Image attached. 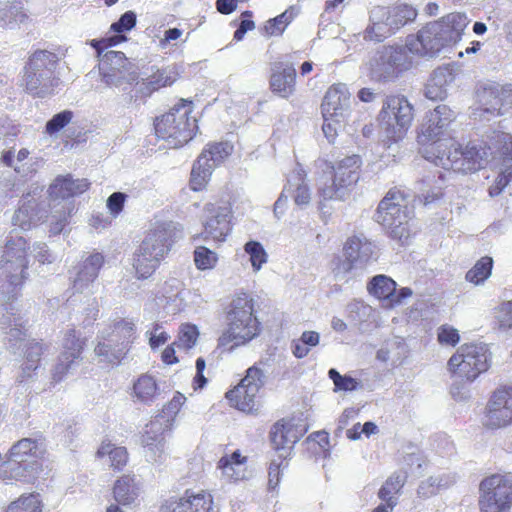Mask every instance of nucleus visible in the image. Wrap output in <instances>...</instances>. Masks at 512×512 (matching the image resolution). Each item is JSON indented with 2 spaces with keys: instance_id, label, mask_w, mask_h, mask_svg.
I'll list each match as a JSON object with an SVG mask.
<instances>
[{
  "instance_id": "f257e3e1",
  "label": "nucleus",
  "mask_w": 512,
  "mask_h": 512,
  "mask_svg": "<svg viewBox=\"0 0 512 512\" xmlns=\"http://www.w3.org/2000/svg\"><path fill=\"white\" fill-rule=\"evenodd\" d=\"M452 121V111L446 105H438L426 115L417 135L423 158L446 170L451 167V159L459 155L453 149L455 140L444 133Z\"/></svg>"
},
{
  "instance_id": "f03ea898",
  "label": "nucleus",
  "mask_w": 512,
  "mask_h": 512,
  "mask_svg": "<svg viewBox=\"0 0 512 512\" xmlns=\"http://www.w3.org/2000/svg\"><path fill=\"white\" fill-rule=\"evenodd\" d=\"M260 333V322L254 313V301L246 293L234 297L226 314V327L218 339L219 346H228L230 350L242 346L256 338Z\"/></svg>"
},
{
  "instance_id": "7ed1b4c3",
  "label": "nucleus",
  "mask_w": 512,
  "mask_h": 512,
  "mask_svg": "<svg viewBox=\"0 0 512 512\" xmlns=\"http://www.w3.org/2000/svg\"><path fill=\"white\" fill-rule=\"evenodd\" d=\"M361 165L358 155L347 156L336 165L325 162L318 178V194L321 198L319 210H323L322 201L342 199L356 185L360 178Z\"/></svg>"
},
{
  "instance_id": "20e7f679",
  "label": "nucleus",
  "mask_w": 512,
  "mask_h": 512,
  "mask_svg": "<svg viewBox=\"0 0 512 512\" xmlns=\"http://www.w3.org/2000/svg\"><path fill=\"white\" fill-rule=\"evenodd\" d=\"M192 112L193 101L181 98L168 112L154 119L155 135L174 147L188 143L198 129Z\"/></svg>"
},
{
  "instance_id": "39448f33",
  "label": "nucleus",
  "mask_w": 512,
  "mask_h": 512,
  "mask_svg": "<svg viewBox=\"0 0 512 512\" xmlns=\"http://www.w3.org/2000/svg\"><path fill=\"white\" fill-rule=\"evenodd\" d=\"M27 242L23 237H11L0 262V294L3 300L16 299L28 277Z\"/></svg>"
},
{
  "instance_id": "423d86ee",
  "label": "nucleus",
  "mask_w": 512,
  "mask_h": 512,
  "mask_svg": "<svg viewBox=\"0 0 512 512\" xmlns=\"http://www.w3.org/2000/svg\"><path fill=\"white\" fill-rule=\"evenodd\" d=\"M413 120L414 107L402 94L387 95L377 115L378 127L389 145L406 137Z\"/></svg>"
},
{
  "instance_id": "0eeeda50",
  "label": "nucleus",
  "mask_w": 512,
  "mask_h": 512,
  "mask_svg": "<svg viewBox=\"0 0 512 512\" xmlns=\"http://www.w3.org/2000/svg\"><path fill=\"white\" fill-rule=\"evenodd\" d=\"M172 246L170 226H157L145 236L134 253L133 267L138 279L149 278L159 267Z\"/></svg>"
},
{
  "instance_id": "6e6552de",
  "label": "nucleus",
  "mask_w": 512,
  "mask_h": 512,
  "mask_svg": "<svg viewBox=\"0 0 512 512\" xmlns=\"http://www.w3.org/2000/svg\"><path fill=\"white\" fill-rule=\"evenodd\" d=\"M52 54L39 50L34 52L25 66V88L35 97H44L51 93L58 85V78L54 75V67L48 66Z\"/></svg>"
},
{
  "instance_id": "1a4fd4ad",
  "label": "nucleus",
  "mask_w": 512,
  "mask_h": 512,
  "mask_svg": "<svg viewBox=\"0 0 512 512\" xmlns=\"http://www.w3.org/2000/svg\"><path fill=\"white\" fill-rule=\"evenodd\" d=\"M448 369L468 381L475 380L488 369V348L485 344L462 345L448 361Z\"/></svg>"
},
{
  "instance_id": "9d476101",
  "label": "nucleus",
  "mask_w": 512,
  "mask_h": 512,
  "mask_svg": "<svg viewBox=\"0 0 512 512\" xmlns=\"http://www.w3.org/2000/svg\"><path fill=\"white\" fill-rule=\"evenodd\" d=\"M481 512H509L512 504V475L494 474L480 483Z\"/></svg>"
},
{
  "instance_id": "9b49d317",
  "label": "nucleus",
  "mask_w": 512,
  "mask_h": 512,
  "mask_svg": "<svg viewBox=\"0 0 512 512\" xmlns=\"http://www.w3.org/2000/svg\"><path fill=\"white\" fill-rule=\"evenodd\" d=\"M265 381V372L258 365H253L247 369L241 382L226 393V398L238 410L252 412L256 409L257 396Z\"/></svg>"
},
{
  "instance_id": "f8f14e48",
  "label": "nucleus",
  "mask_w": 512,
  "mask_h": 512,
  "mask_svg": "<svg viewBox=\"0 0 512 512\" xmlns=\"http://www.w3.org/2000/svg\"><path fill=\"white\" fill-rule=\"evenodd\" d=\"M483 424L492 430L512 424V386H502L492 393L486 405Z\"/></svg>"
},
{
  "instance_id": "ddd939ff",
  "label": "nucleus",
  "mask_w": 512,
  "mask_h": 512,
  "mask_svg": "<svg viewBox=\"0 0 512 512\" xmlns=\"http://www.w3.org/2000/svg\"><path fill=\"white\" fill-rule=\"evenodd\" d=\"M179 77L180 74L176 66H153L151 73L139 82V87L135 95L130 96V101L145 103L155 92L171 87Z\"/></svg>"
},
{
  "instance_id": "4468645a",
  "label": "nucleus",
  "mask_w": 512,
  "mask_h": 512,
  "mask_svg": "<svg viewBox=\"0 0 512 512\" xmlns=\"http://www.w3.org/2000/svg\"><path fill=\"white\" fill-rule=\"evenodd\" d=\"M406 195L397 187L391 188L380 201L376 211V221L380 224H404L411 218L405 205Z\"/></svg>"
},
{
  "instance_id": "2eb2a0df",
  "label": "nucleus",
  "mask_w": 512,
  "mask_h": 512,
  "mask_svg": "<svg viewBox=\"0 0 512 512\" xmlns=\"http://www.w3.org/2000/svg\"><path fill=\"white\" fill-rule=\"evenodd\" d=\"M440 31L439 25L430 22L415 36L409 37L406 46L412 53L433 57L449 45Z\"/></svg>"
},
{
  "instance_id": "dca6fc26",
  "label": "nucleus",
  "mask_w": 512,
  "mask_h": 512,
  "mask_svg": "<svg viewBox=\"0 0 512 512\" xmlns=\"http://www.w3.org/2000/svg\"><path fill=\"white\" fill-rule=\"evenodd\" d=\"M84 346L85 339H82L80 334H78L74 328H69L65 331L62 340L63 350L52 373L54 381H61L69 370L76 364V362L81 358Z\"/></svg>"
},
{
  "instance_id": "f3484780",
  "label": "nucleus",
  "mask_w": 512,
  "mask_h": 512,
  "mask_svg": "<svg viewBox=\"0 0 512 512\" xmlns=\"http://www.w3.org/2000/svg\"><path fill=\"white\" fill-rule=\"evenodd\" d=\"M104 264V256L99 252H93L82 257L79 264L70 271L72 288L75 292H90Z\"/></svg>"
},
{
  "instance_id": "a211bd4d",
  "label": "nucleus",
  "mask_w": 512,
  "mask_h": 512,
  "mask_svg": "<svg viewBox=\"0 0 512 512\" xmlns=\"http://www.w3.org/2000/svg\"><path fill=\"white\" fill-rule=\"evenodd\" d=\"M297 72L292 62L277 60L271 64L269 89L278 97L288 99L296 91Z\"/></svg>"
},
{
  "instance_id": "6ab92c4d",
  "label": "nucleus",
  "mask_w": 512,
  "mask_h": 512,
  "mask_svg": "<svg viewBox=\"0 0 512 512\" xmlns=\"http://www.w3.org/2000/svg\"><path fill=\"white\" fill-rule=\"evenodd\" d=\"M288 196H291L298 206L309 204L311 193L305 176L302 173L296 172L288 179L287 185L274 204V213L276 215L283 214L284 209L287 207Z\"/></svg>"
},
{
  "instance_id": "aec40b11",
  "label": "nucleus",
  "mask_w": 512,
  "mask_h": 512,
  "mask_svg": "<svg viewBox=\"0 0 512 512\" xmlns=\"http://www.w3.org/2000/svg\"><path fill=\"white\" fill-rule=\"evenodd\" d=\"M302 435L303 432L293 424L284 420L276 422L270 431V440L273 448L278 452V458L286 459Z\"/></svg>"
},
{
  "instance_id": "412c9836",
  "label": "nucleus",
  "mask_w": 512,
  "mask_h": 512,
  "mask_svg": "<svg viewBox=\"0 0 512 512\" xmlns=\"http://www.w3.org/2000/svg\"><path fill=\"white\" fill-rule=\"evenodd\" d=\"M343 252L348 254L359 269L366 268L378 257L376 245L362 234L347 238L343 245Z\"/></svg>"
},
{
  "instance_id": "4be33fe9",
  "label": "nucleus",
  "mask_w": 512,
  "mask_h": 512,
  "mask_svg": "<svg viewBox=\"0 0 512 512\" xmlns=\"http://www.w3.org/2000/svg\"><path fill=\"white\" fill-rule=\"evenodd\" d=\"M416 17L417 10L406 3H395L390 6H376V19H385L394 33L408 23L413 22Z\"/></svg>"
},
{
  "instance_id": "5701e85b",
  "label": "nucleus",
  "mask_w": 512,
  "mask_h": 512,
  "mask_svg": "<svg viewBox=\"0 0 512 512\" xmlns=\"http://www.w3.org/2000/svg\"><path fill=\"white\" fill-rule=\"evenodd\" d=\"M407 472L399 470L387 478L379 489L378 497L384 504L378 506L374 512H391L397 505L402 488L407 481Z\"/></svg>"
},
{
  "instance_id": "b1692460",
  "label": "nucleus",
  "mask_w": 512,
  "mask_h": 512,
  "mask_svg": "<svg viewBox=\"0 0 512 512\" xmlns=\"http://www.w3.org/2000/svg\"><path fill=\"white\" fill-rule=\"evenodd\" d=\"M212 496L205 492L185 493L179 500L171 502L163 512H218L212 506Z\"/></svg>"
},
{
  "instance_id": "393cba45",
  "label": "nucleus",
  "mask_w": 512,
  "mask_h": 512,
  "mask_svg": "<svg viewBox=\"0 0 512 512\" xmlns=\"http://www.w3.org/2000/svg\"><path fill=\"white\" fill-rule=\"evenodd\" d=\"M90 182L85 179H73L72 175L57 176L50 184L48 193L53 199H68L78 196L90 188Z\"/></svg>"
},
{
  "instance_id": "a878e982",
  "label": "nucleus",
  "mask_w": 512,
  "mask_h": 512,
  "mask_svg": "<svg viewBox=\"0 0 512 512\" xmlns=\"http://www.w3.org/2000/svg\"><path fill=\"white\" fill-rule=\"evenodd\" d=\"M98 338L99 340L94 348V353L99 362L118 365L127 354V345L118 344L117 339L111 337L104 330Z\"/></svg>"
},
{
  "instance_id": "bb28decb",
  "label": "nucleus",
  "mask_w": 512,
  "mask_h": 512,
  "mask_svg": "<svg viewBox=\"0 0 512 512\" xmlns=\"http://www.w3.org/2000/svg\"><path fill=\"white\" fill-rule=\"evenodd\" d=\"M6 314L2 316L0 324L3 328L7 329V340L9 348L12 349L13 353H17L29 340L26 339V329L23 325V321L20 316H16L13 312L14 307L9 304V307L5 308Z\"/></svg>"
},
{
  "instance_id": "cd10ccee",
  "label": "nucleus",
  "mask_w": 512,
  "mask_h": 512,
  "mask_svg": "<svg viewBox=\"0 0 512 512\" xmlns=\"http://www.w3.org/2000/svg\"><path fill=\"white\" fill-rule=\"evenodd\" d=\"M350 94L345 84L331 85L325 93L321 104L323 117L339 116L343 108L348 104Z\"/></svg>"
},
{
  "instance_id": "c85d7f7f",
  "label": "nucleus",
  "mask_w": 512,
  "mask_h": 512,
  "mask_svg": "<svg viewBox=\"0 0 512 512\" xmlns=\"http://www.w3.org/2000/svg\"><path fill=\"white\" fill-rule=\"evenodd\" d=\"M434 23L439 25L441 35L444 36L448 44H451L460 40L468 25V19L464 13L452 12L434 21Z\"/></svg>"
},
{
  "instance_id": "c756f323",
  "label": "nucleus",
  "mask_w": 512,
  "mask_h": 512,
  "mask_svg": "<svg viewBox=\"0 0 512 512\" xmlns=\"http://www.w3.org/2000/svg\"><path fill=\"white\" fill-rule=\"evenodd\" d=\"M512 89L502 86L484 87L480 93V101L485 112L502 115V108L507 104L508 98L511 96Z\"/></svg>"
},
{
  "instance_id": "7c9ffc66",
  "label": "nucleus",
  "mask_w": 512,
  "mask_h": 512,
  "mask_svg": "<svg viewBox=\"0 0 512 512\" xmlns=\"http://www.w3.org/2000/svg\"><path fill=\"white\" fill-rule=\"evenodd\" d=\"M140 490V483L134 475H124L114 484V499L121 505H131L139 497Z\"/></svg>"
},
{
  "instance_id": "2f4dec72",
  "label": "nucleus",
  "mask_w": 512,
  "mask_h": 512,
  "mask_svg": "<svg viewBox=\"0 0 512 512\" xmlns=\"http://www.w3.org/2000/svg\"><path fill=\"white\" fill-rule=\"evenodd\" d=\"M453 149L459 152V155L451 159V167H448V170L453 169L462 173H472L480 168L481 156L475 147L462 150L460 145L455 141V147H453Z\"/></svg>"
},
{
  "instance_id": "473e14b6",
  "label": "nucleus",
  "mask_w": 512,
  "mask_h": 512,
  "mask_svg": "<svg viewBox=\"0 0 512 512\" xmlns=\"http://www.w3.org/2000/svg\"><path fill=\"white\" fill-rule=\"evenodd\" d=\"M36 463L14 461L10 457L1 468V477L15 479L22 482H31L35 478Z\"/></svg>"
},
{
  "instance_id": "72a5a7b5",
  "label": "nucleus",
  "mask_w": 512,
  "mask_h": 512,
  "mask_svg": "<svg viewBox=\"0 0 512 512\" xmlns=\"http://www.w3.org/2000/svg\"><path fill=\"white\" fill-rule=\"evenodd\" d=\"M444 181L445 177L443 173H439L438 180L430 176L422 179L421 193L417 197L418 202L423 206H428L440 201L444 197Z\"/></svg>"
},
{
  "instance_id": "f704fd0d",
  "label": "nucleus",
  "mask_w": 512,
  "mask_h": 512,
  "mask_svg": "<svg viewBox=\"0 0 512 512\" xmlns=\"http://www.w3.org/2000/svg\"><path fill=\"white\" fill-rule=\"evenodd\" d=\"M203 215L208 222L230 224L232 220V202L228 199H214L203 208Z\"/></svg>"
},
{
  "instance_id": "c9c22d12",
  "label": "nucleus",
  "mask_w": 512,
  "mask_h": 512,
  "mask_svg": "<svg viewBox=\"0 0 512 512\" xmlns=\"http://www.w3.org/2000/svg\"><path fill=\"white\" fill-rule=\"evenodd\" d=\"M133 391L137 400L144 404L152 403L160 395L156 379L149 374H143L135 381Z\"/></svg>"
},
{
  "instance_id": "e433bc0d",
  "label": "nucleus",
  "mask_w": 512,
  "mask_h": 512,
  "mask_svg": "<svg viewBox=\"0 0 512 512\" xmlns=\"http://www.w3.org/2000/svg\"><path fill=\"white\" fill-rule=\"evenodd\" d=\"M396 282L386 275L374 276L368 283L367 289L370 294L386 302L390 307L392 298L395 297Z\"/></svg>"
},
{
  "instance_id": "4c0bfd02",
  "label": "nucleus",
  "mask_w": 512,
  "mask_h": 512,
  "mask_svg": "<svg viewBox=\"0 0 512 512\" xmlns=\"http://www.w3.org/2000/svg\"><path fill=\"white\" fill-rule=\"evenodd\" d=\"M213 170L211 163L204 162L197 158L190 173V189L194 192L204 191L210 182Z\"/></svg>"
},
{
  "instance_id": "58836bf2",
  "label": "nucleus",
  "mask_w": 512,
  "mask_h": 512,
  "mask_svg": "<svg viewBox=\"0 0 512 512\" xmlns=\"http://www.w3.org/2000/svg\"><path fill=\"white\" fill-rule=\"evenodd\" d=\"M370 23L363 32V40L366 42L380 43L394 34L385 19H376V7L369 16Z\"/></svg>"
},
{
  "instance_id": "ea45409f",
  "label": "nucleus",
  "mask_w": 512,
  "mask_h": 512,
  "mask_svg": "<svg viewBox=\"0 0 512 512\" xmlns=\"http://www.w3.org/2000/svg\"><path fill=\"white\" fill-rule=\"evenodd\" d=\"M233 146L228 142L208 143L198 156L204 162L211 163L213 169L222 163L232 152Z\"/></svg>"
},
{
  "instance_id": "a19ab883",
  "label": "nucleus",
  "mask_w": 512,
  "mask_h": 512,
  "mask_svg": "<svg viewBox=\"0 0 512 512\" xmlns=\"http://www.w3.org/2000/svg\"><path fill=\"white\" fill-rule=\"evenodd\" d=\"M42 454V449L37 440L24 438L14 444L10 451V458L14 461L28 462L29 457H38Z\"/></svg>"
},
{
  "instance_id": "79ce46f5",
  "label": "nucleus",
  "mask_w": 512,
  "mask_h": 512,
  "mask_svg": "<svg viewBox=\"0 0 512 512\" xmlns=\"http://www.w3.org/2000/svg\"><path fill=\"white\" fill-rule=\"evenodd\" d=\"M296 12L293 7L286 9L280 15L269 19L264 25V34L268 37L281 36L287 26L293 21Z\"/></svg>"
},
{
  "instance_id": "37998d69",
  "label": "nucleus",
  "mask_w": 512,
  "mask_h": 512,
  "mask_svg": "<svg viewBox=\"0 0 512 512\" xmlns=\"http://www.w3.org/2000/svg\"><path fill=\"white\" fill-rule=\"evenodd\" d=\"M170 420L165 415H156L149 424L146 425V429L141 437V443L145 446L146 436L155 440L154 443H165L163 433L170 429Z\"/></svg>"
},
{
  "instance_id": "c03bdc74",
  "label": "nucleus",
  "mask_w": 512,
  "mask_h": 512,
  "mask_svg": "<svg viewBox=\"0 0 512 512\" xmlns=\"http://www.w3.org/2000/svg\"><path fill=\"white\" fill-rule=\"evenodd\" d=\"M97 456L102 458L108 456L111 466L115 469L123 468L128 461V453L125 447H116L112 443L103 442L97 451Z\"/></svg>"
},
{
  "instance_id": "a18cd8bd",
  "label": "nucleus",
  "mask_w": 512,
  "mask_h": 512,
  "mask_svg": "<svg viewBox=\"0 0 512 512\" xmlns=\"http://www.w3.org/2000/svg\"><path fill=\"white\" fill-rule=\"evenodd\" d=\"M330 269L336 280L347 281L351 272L359 268L356 264H354L353 260L348 256V254L343 253V256H333L330 263Z\"/></svg>"
},
{
  "instance_id": "49530a36",
  "label": "nucleus",
  "mask_w": 512,
  "mask_h": 512,
  "mask_svg": "<svg viewBox=\"0 0 512 512\" xmlns=\"http://www.w3.org/2000/svg\"><path fill=\"white\" fill-rule=\"evenodd\" d=\"M104 331L111 337H115L118 344H126L128 346L134 338L135 325L129 320H119Z\"/></svg>"
},
{
  "instance_id": "de8ad7c7",
  "label": "nucleus",
  "mask_w": 512,
  "mask_h": 512,
  "mask_svg": "<svg viewBox=\"0 0 512 512\" xmlns=\"http://www.w3.org/2000/svg\"><path fill=\"white\" fill-rule=\"evenodd\" d=\"M493 267V259L485 256L478 260L466 273V280L476 285L483 283L490 275Z\"/></svg>"
},
{
  "instance_id": "09e8293b",
  "label": "nucleus",
  "mask_w": 512,
  "mask_h": 512,
  "mask_svg": "<svg viewBox=\"0 0 512 512\" xmlns=\"http://www.w3.org/2000/svg\"><path fill=\"white\" fill-rule=\"evenodd\" d=\"M151 441L154 440L146 436L145 446H143L145 459L151 465L155 467H161L167 460V455L165 453V443H154Z\"/></svg>"
},
{
  "instance_id": "8fccbe9b",
  "label": "nucleus",
  "mask_w": 512,
  "mask_h": 512,
  "mask_svg": "<svg viewBox=\"0 0 512 512\" xmlns=\"http://www.w3.org/2000/svg\"><path fill=\"white\" fill-rule=\"evenodd\" d=\"M193 260L198 270H212L218 263V255L205 246H196L193 252Z\"/></svg>"
},
{
  "instance_id": "3c124183",
  "label": "nucleus",
  "mask_w": 512,
  "mask_h": 512,
  "mask_svg": "<svg viewBox=\"0 0 512 512\" xmlns=\"http://www.w3.org/2000/svg\"><path fill=\"white\" fill-rule=\"evenodd\" d=\"M6 512H42L41 501L36 494L22 495L8 506Z\"/></svg>"
},
{
  "instance_id": "603ef678",
  "label": "nucleus",
  "mask_w": 512,
  "mask_h": 512,
  "mask_svg": "<svg viewBox=\"0 0 512 512\" xmlns=\"http://www.w3.org/2000/svg\"><path fill=\"white\" fill-rule=\"evenodd\" d=\"M244 251L249 255L252 268L255 272H258L262 268V265L268 260V254L263 245L258 241H248L244 245Z\"/></svg>"
},
{
  "instance_id": "864d4df0",
  "label": "nucleus",
  "mask_w": 512,
  "mask_h": 512,
  "mask_svg": "<svg viewBox=\"0 0 512 512\" xmlns=\"http://www.w3.org/2000/svg\"><path fill=\"white\" fill-rule=\"evenodd\" d=\"M22 349H24L25 356L23 371L24 373H27L28 376H30L29 372L37 368V364L43 349L41 344L35 342L34 340H29L27 343H25Z\"/></svg>"
},
{
  "instance_id": "5fc2aeb1",
  "label": "nucleus",
  "mask_w": 512,
  "mask_h": 512,
  "mask_svg": "<svg viewBox=\"0 0 512 512\" xmlns=\"http://www.w3.org/2000/svg\"><path fill=\"white\" fill-rule=\"evenodd\" d=\"M385 54L387 56V62L391 66L392 73L395 74V76L408 69V64L406 63L407 57L403 49L393 47L385 48Z\"/></svg>"
},
{
  "instance_id": "6e6d98bb",
  "label": "nucleus",
  "mask_w": 512,
  "mask_h": 512,
  "mask_svg": "<svg viewBox=\"0 0 512 512\" xmlns=\"http://www.w3.org/2000/svg\"><path fill=\"white\" fill-rule=\"evenodd\" d=\"M218 468L227 481H239L246 478V466L243 464H230L226 458H221Z\"/></svg>"
},
{
  "instance_id": "4d7b16f0",
  "label": "nucleus",
  "mask_w": 512,
  "mask_h": 512,
  "mask_svg": "<svg viewBox=\"0 0 512 512\" xmlns=\"http://www.w3.org/2000/svg\"><path fill=\"white\" fill-rule=\"evenodd\" d=\"M329 378L334 383V391H354L358 389L359 382L351 376H342L336 369L331 368L328 371Z\"/></svg>"
},
{
  "instance_id": "13d9d810",
  "label": "nucleus",
  "mask_w": 512,
  "mask_h": 512,
  "mask_svg": "<svg viewBox=\"0 0 512 512\" xmlns=\"http://www.w3.org/2000/svg\"><path fill=\"white\" fill-rule=\"evenodd\" d=\"M73 118V112L70 110H64L55 114L45 126V132L48 135H54L60 132L64 127H66Z\"/></svg>"
},
{
  "instance_id": "bf43d9fd",
  "label": "nucleus",
  "mask_w": 512,
  "mask_h": 512,
  "mask_svg": "<svg viewBox=\"0 0 512 512\" xmlns=\"http://www.w3.org/2000/svg\"><path fill=\"white\" fill-rule=\"evenodd\" d=\"M199 335L198 329L195 325L184 324L182 325L179 340L177 343H174L178 347H183L185 349H190L193 347L197 341V337Z\"/></svg>"
},
{
  "instance_id": "052dcab7",
  "label": "nucleus",
  "mask_w": 512,
  "mask_h": 512,
  "mask_svg": "<svg viewBox=\"0 0 512 512\" xmlns=\"http://www.w3.org/2000/svg\"><path fill=\"white\" fill-rule=\"evenodd\" d=\"M136 25V14L133 11H127L121 15L120 19L110 26V31L122 35L130 31Z\"/></svg>"
},
{
  "instance_id": "680f3d73",
  "label": "nucleus",
  "mask_w": 512,
  "mask_h": 512,
  "mask_svg": "<svg viewBox=\"0 0 512 512\" xmlns=\"http://www.w3.org/2000/svg\"><path fill=\"white\" fill-rule=\"evenodd\" d=\"M126 40L127 37L124 35H113L101 39H93L91 40L90 45L96 50L98 56H100L104 50L117 46Z\"/></svg>"
},
{
  "instance_id": "e2e57ef3",
  "label": "nucleus",
  "mask_w": 512,
  "mask_h": 512,
  "mask_svg": "<svg viewBox=\"0 0 512 512\" xmlns=\"http://www.w3.org/2000/svg\"><path fill=\"white\" fill-rule=\"evenodd\" d=\"M253 13L249 10H246L241 13V21L239 23L238 28L234 32L233 39L236 41H240L244 38L245 34L248 31H251L255 28V23L252 20Z\"/></svg>"
},
{
  "instance_id": "0e129e2a",
  "label": "nucleus",
  "mask_w": 512,
  "mask_h": 512,
  "mask_svg": "<svg viewBox=\"0 0 512 512\" xmlns=\"http://www.w3.org/2000/svg\"><path fill=\"white\" fill-rule=\"evenodd\" d=\"M497 320L502 330L512 329V300L503 302L498 309Z\"/></svg>"
},
{
  "instance_id": "69168bd1",
  "label": "nucleus",
  "mask_w": 512,
  "mask_h": 512,
  "mask_svg": "<svg viewBox=\"0 0 512 512\" xmlns=\"http://www.w3.org/2000/svg\"><path fill=\"white\" fill-rule=\"evenodd\" d=\"M460 340L458 330L447 325H443L438 330V341L441 344L455 346Z\"/></svg>"
},
{
  "instance_id": "338daca9",
  "label": "nucleus",
  "mask_w": 512,
  "mask_h": 512,
  "mask_svg": "<svg viewBox=\"0 0 512 512\" xmlns=\"http://www.w3.org/2000/svg\"><path fill=\"white\" fill-rule=\"evenodd\" d=\"M385 233L401 245L408 244L411 232L407 226H387Z\"/></svg>"
},
{
  "instance_id": "774afa93",
  "label": "nucleus",
  "mask_w": 512,
  "mask_h": 512,
  "mask_svg": "<svg viewBox=\"0 0 512 512\" xmlns=\"http://www.w3.org/2000/svg\"><path fill=\"white\" fill-rule=\"evenodd\" d=\"M3 19L8 20L9 24L23 23L28 19L27 14L22 10V7L11 5L3 9Z\"/></svg>"
}]
</instances>
